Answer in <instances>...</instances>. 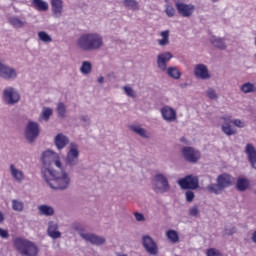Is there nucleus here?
I'll list each match as a JSON object with an SVG mask.
<instances>
[{"instance_id":"obj_32","label":"nucleus","mask_w":256,"mask_h":256,"mask_svg":"<svg viewBox=\"0 0 256 256\" xmlns=\"http://www.w3.org/2000/svg\"><path fill=\"white\" fill-rule=\"evenodd\" d=\"M9 23L10 25H13L15 29H21L25 27L27 22H25V20H21L18 17L13 16L9 18Z\"/></svg>"},{"instance_id":"obj_26","label":"nucleus","mask_w":256,"mask_h":256,"mask_svg":"<svg viewBox=\"0 0 256 256\" xmlns=\"http://www.w3.org/2000/svg\"><path fill=\"white\" fill-rule=\"evenodd\" d=\"M130 129L133 131V133H136V135H139V137H143L144 139H148L149 133L145 128H142L139 124H133L130 126Z\"/></svg>"},{"instance_id":"obj_31","label":"nucleus","mask_w":256,"mask_h":256,"mask_svg":"<svg viewBox=\"0 0 256 256\" xmlns=\"http://www.w3.org/2000/svg\"><path fill=\"white\" fill-rule=\"evenodd\" d=\"M53 115V108L43 107L39 117V121H49Z\"/></svg>"},{"instance_id":"obj_17","label":"nucleus","mask_w":256,"mask_h":256,"mask_svg":"<svg viewBox=\"0 0 256 256\" xmlns=\"http://www.w3.org/2000/svg\"><path fill=\"white\" fill-rule=\"evenodd\" d=\"M161 115L164 121H167V123H173V121H177V111H175V109H173L171 106L162 107Z\"/></svg>"},{"instance_id":"obj_35","label":"nucleus","mask_w":256,"mask_h":256,"mask_svg":"<svg viewBox=\"0 0 256 256\" xmlns=\"http://www.w3.org/2000/svg\"><path fill=\"white\" fill-rule=\"evenodd\" d=\"M166 237L169 243H179V233L175 230H168L166 232Z\"/></svg>"},{"instance_id":"obj_55","label":"nucleus","mask_w":256,"mask_h":256,"mask_svg":"<svg viewBox=\"0 0 256 256\" xmlns=\"http://www.w3.org/2000/svg\"><path fill=\"white\" fill-rule=\"evenodd\" d=\"M181 141H182L183 143H185V138H181Z\"/></svg>"},{"instance_id":"obj_7","label":"nucleus","mask_w":256,"mask_h":256,"mask_svg":"<svg viewBox=\"0 0 256 256\" xmlns=\"http://www.w3.org/2000/svg\"><path fill=\"white\" fill-rule=\"evenodd\" d=\"M79 145L75 143H70L68 147V152L66 154V163L70 165V167H75L79 165Z\"/></svg>"},{"instance_id":"obj_49","label":"nucleus","mask_w":256,"mask_h":256,"mask_svg":"<svg viewBox=\"0 0 256 256\" xmlns=\"http://www.w3.org/2000/svg\"><path fill=\"white\" fill-rule=\"evenodd\" d=\"M134 217L138 222L145 221V216L142 213L135 212Z\"/></svg>"},{"instance_id":"obj_14","label":"nucleus","mask_w":256,"mask_h":256,"mask_svg":"<svg viewBox=\"0 0 256 256\" xmlns=\"http://www.w3.org/2000/svg\"><path fill=\"white\" fill-rule=\"evenodd\" d=\"M194 76L196 79H201L202 81H209L211 79V72L205 64H196L194 66Z\"/></svg>"},{"instance_id":"obj_28","label":"nucleus","mask_w":256,"mask_h":256,"mask_svg":"<svg viewBox=\"0 0 256 256\" xmlns=\"http://www.w3.org/2000/svg\"><path fill=\"white\" fill-rule=\"evenodd\" d=\"M166 73L169 77H172V79H181V71L179 68L175 66H170L166 68Z\"/></svg>"},{"instance_id":"obj_9","label":"nucleus","mask_w":256,"mask_h":256,"mask_svg":"<svg viewBox=\"0 0 256 256\" xmlns=\"http://www.w3.org/2000/svg\"><path fill=\"white\" fill-rule=\"evenodd\" d=\"M3 97L7 105H15V103H19V100L21 99L19 92L13 87L5 88L3 91Z\"/></svg>"},{"instance_id":"obj_42","label":"nucleus","mask_w":256,"mask_h":256,"mask_svg":"<svg viewBox=\"0 0 256 256\" xmlns=\"http://www.w3.org/2000/svg\"><path fill=\"white\" fill-rule=\"evenodd\" d=\"M231 123H233L235 127H238V129H244V127H247V122L241 119H231Z\"/></svg>"},{"instance_id":"obj_45","label":"nucleus","mask_w":256,"mask_h":256,"mask_svg":"<svg viewBox=\"0 0 256 256\" xmlns=\"http://www.w3.org/2000/svg\"><path fill=\"white\" fill-rule=\"evenodd\" d=\"M185 197L188 203H193V199H195V193L191 190H187L185 192Z\"/></svg>"},{"instance_id":"obj_23","label":"nucleus","mask_w":256,"mask_h":256,"mask_svg":"<svg viewBox=\"0 0 256 256\" xmlns=\"http://www.w3.org/2000/svg\"><path fill=\"white\" fill-rule=\"evenodd\" d=\"M54 144L56 148L61 151V149H65V147L69 145V138L63 133H59L54 138Z\"/></svg>"},{"instance_id":"obj_11","label":"nucleus","mask_w":256,"mask_h":256,"mask_svg":"<svg viewBox=\"0 0 256 256\" xmlns=\"http://www.w3.org/2000/svg\"><path fill=\"white\" fill-rule=\"evenodd\" d=\"M231 119V115H224L220 118V123H222V133L228 137H231V135H237V129L231 126Z\"/></svg>"},{"instance_id":"obj_1","label":"nucleus","mask_w":256,"mask_h":256,"mask_svg":"<svg viewBox=\"0 0 256 256\" xmlns=\"http://www.w3.org/2000/svg\"><path fill=\"white\" fill-rule=\"evenodd\" d=\"M42 177L56 191H65L71 185V175L65 171L61 156L57 152L47 150L42 154Z\"/></svg>"},{"instance_id":"obj_40","label":"nucleus","mask_w":256,"mask_h":256,"mask_svg":"<svg viewBox=\"0 0 256 256\" xmlns=\"http://www.w3.org/2000/svg\"><path fill=\"white\" fill-rule=\"evenodd\" d=\"M206 95L208 99H211L212 101H217V99H219V94H217V91H215L214 88H208Z\"/></svg>"},{"instance_id":"obj_37","label":"nucleus","mask_w":256,"mask_h":256,"mask_svg":"<svg viewBox=\"0 0 256 256\" xmlns=\"http://www.w3.org/2000/svg\"><path fill=\"white\" fill-rule=\"evenodd\" d=\"M38 39H39V41H42V43H52L53 42V38L51 37V35H49V33L45 32V31L38 32Z\"/></svg>"},{"instance_id":"obj_8","label":"nucleus","mask_w":256,"mask_h":256,"mask_svg":"<svg viewBox=\"0 0 256 256\" xmlns=\"http://www.w3.org/2000/svg\"><path fill=\"white\" fill-rule=\"evenodd\" d=\"M178 185L181 187V189H198L199 178L195 175H187L178 180Z\"/></svg>"},{"instance_id":"obj_2","label":"nucleus","mask_w":256,"mask_h":256,"mask_svg":"<svg viewBox=\"0 0 256 256\" xmlns=\"http://www.w3.org/2000/svg\"><path fill=\"white\" fill-rule=\"evenodd\" d=\"M80 51H99L103 47V36L99 33H85L76 40Z\"/></svg>"},{"instance_id":"obj_41","label":"nucleus","mask_w":256,"mask_h":256,"mask_svg":"<svg viewBox=\"0 0 256 256\" xmlns=\"http://www.w3.org/2000/svg\"><path fill=\"white\" fill-rule=\"evenodd\" d=\"M123 91L125 95H127V97H131L132 99H135V97H137V93L135 92V90H133L131 86H124Z\"/></svg>"},{"instance_id":"obj_38","label":"nucleus","mask_w":256,"mask_h":256,"mask_svg":"<svg viewBox=\"0 0 256 256\" xmlns=\"http://www.w3.org/2000/svg\"><path fill=\"white\" fill-rule=\"evenodd\" d=\"M236 187L238 191H245L249 187V180L245 178H238Z\"/></svg>"},{"instance_id":"obj_25","label":"nucleus","mask_w":256,"mask_h":256,"mask_svg":"<svg viewBox=\"0 0 256 256\" xmlns=\"http://www.w3.org/2000/svg\"><path fill=\"white\" fill-rule=\"evenodd\" d=\"M171 35V32L169 30H164L160 32L159 36L160 39L157 40V43L160 47H167L169 45V37Z\"/></svg>"},{"instance_id":"obj_46","label":"nucleus","mask_w":256,"mask_h":256,"mask_svg":"<svg viewBox=\"0 0 256 256\" xmlns=\"http://www.w3.org/2000/svg\"><path fill=\"white\" fill-rule=\"evenodd\" d=\"M206 255L207 256H223L221 255V252H219V250L215 248L208 249Z\"/></svg>"},{"instance_id":"obj_13","label":"nucleus","mask_w":256,"mask_h":256,"mask_svg":"<svg viewBox=\"0 0 256 256\" xmlns=\"http://www.w3.org/2000/svg\"><path fill=\"white\" fill-rule=\"evenodd\" d=\"M142 245L149 255H157V253H159L157 242H155L149 235L143 236Z\"/></svg>"},{"instance_id":"obj_33","label":"nucleus","mask_w":256,"mask_h":256,"mask_svg":"<svg viewBox=\"0 0 256 256\" xmlns=\"http://www.w3.org/2000/svg\"><path fill=\"white\" fill-rule=\"evenodd\" d=\"M93 71V64L89 61H83L80 67L82 75H89Z\"/></svg>"},{"instance_id":"obj_36","label":"nucleus","mask_w":256,"mask_h":256,"mask_svg":"<svg viewBox=\"0 0 256 256\" xmlns=\"http://www.w3.org/2000/svg\"><path fill=\"white\" fill-rule=\"evenodd\" d=\"M210 43H212V45L218 49H225V41L219 37L211 36Z\"/></svg>"},{"instance_id":"obj_54","label":"nucleus","mask_w":256,"mask_h":256,"mask_svg":"<svg viewBox=\"0 0 256 256\" xmlns=\"http://www.w3.org/2000/svg\"><path fill=\"white\" fill-rule=\"evenodd\" d=\"M213 3H217V1H219V0H211Z\"/></svg>"},{"instance_id":"obj_34","label":"nucleus","mask_w":256,"mask_h":256,"mask_svg":"<svg viewBox=\"0 0 256 256\" xmlns=\"http://www.w3.org/2000/svg\"><path fill=\"white\" fill-rule=\"evenodd\" d=\"M206 189L207 191H209V193H214V195H221V193H223L224 188L219 183H217L208 185Z\"/></svg>"},{"instance_id":"obj_29","label":"nucleus","mask_w":256,"mask_h":256,"mask_svg":"<svg viewBox=\"0 0 256 256\" xmlns=\"http://www.w3.org/2000/svg\"><path fill=\"white\" fill-rule=\"evenodd\" d=\"M240 91H242V93H244L245 95L249 93H255L256 86L251 82H245L244 84L241 85Z\"/></svg>"},{"instance_id":"obj_22","label":"nucleus","mask_w":256,"mask_h":256,"mask_svg":"<svg viewBox=\"0 0 256 256\" xmlns=\"http://www.w3.org/2000/svg\"><path fill=\"white\" fill-rule=\"evenodd\" d=\"M47 235L51 239H61V232L59 231V224L54 221L48 223Z\"/></svg>"},{"instance_id":"obj_19","label":"nucleus","mask_w":256,"mask_h":256,"mask_svg":"<svg viewBox=\"0 0 256 256\" xmlns=\"http://www.w3.org/2000/svg\"><path fill=\"white\" fill-rule=\"evenodd\" d=\"M9 171L12 179H14L16 183H23L25 179V172H23V170L19 169L15 164H10Z\"/></svg>"},{"instance_id":"obj_56","label":"nucleus","mask_w":256,"mask_h":256,"mask_svg":"<svg viewBox=\"0 0 256 256\" xmlns=\"http://www.w3.org/2000/svg\"><path fill=\"white\" fill-rule=\"evenodd\" d=\"M164 1H165V3H168L169 0H164Z\"/></svg>"},{"instance_id":"obj_5","label":"nucleus","mask_w":256,"mask_h":256,"mask_svg":"<svg viewBox=\"0 0 256 256\" xmlns=\"http://www.w3.org/2000/svg\"><path fill=\"white\" fill-rule=\"evenodd\" d=\"M171 190V185H169V180L165 174H156L153 180V191L155 193H169Z\"/></svg>"},{"instance_id":"obj_39","label":"nucleus","mask_w":256,"mask_h":256,"mask_svg":"<svg viewBox=\"0 0 256 256\" xmlns=\"http://www.w3.org/2000/svg\"><path fill=\"white\" fill-rule=\"evenodd\" d=\"M12 209L13 211H17L18 213H21L23 209H25V204L20 200H12Z\"/></svg>"},{"instance_id":"obj_21","label":"nucleus","mask_w":256,"mask_h":256,"mask_svg":"<svg viewBox=\"0 0 256 256\" xmlns=\"http://www.w3.org/2000/svg\"><path fill=\"white\" fill-rule=\"evenodd\" d=\"M217 183H219L220 187L227 189V187H231L233 183H235V178L227 173H224L217 177Z\"/></svg>"},{"instance_id":"obj_51","label":"nucleus","mask_w":256,"mask_h":256,"mask_svg":"<svg viewBox=\"0 0 256 256\" xmlns=\"http://www.w3.org/2000/svg\"><path fill=\"white\" fill-rule=\"evenodd\" d=\"M3 221H5V215H4L3 212L0 210V223H3Z\"/></svg>"},{"instance_id":"obj_24","label":"nucleus","mask_w":256,"mask_h":256,"mask_svg":"<svg viewBox=\"0 0 256 256\" xmlns=\"http://www.w3.org/2000/svg\"><path fill=\"white\" fill-rule=\"evenodd\" d=\"M39 215H44V217H53L55 215V209L47 204H42L38 206Z\"/></svg>"},{"instance_id":"obj_20","label":"nucleus","mask_w":256,"mask_h":256,"mask_svg":"<svg viewBox=\"0 0 256 256\" xmlns=\"http://www.w3.org/2000/svg\"><path fill=\"white\" fill-rule=\"evenodd\" d=\"M245 154L248 157L250 165H252L253 169H256V148L252 143L246 144Z\"/></svg>"},{"instance_id":"obj_44","label":"nucleus","mask_w":256,"mask_h":256,"mask_svg":"<svg viewBox=\"0 0 256 256\" xmlns=\"http://www.w3.org/2000/svg\"><path fill=\"white\" fill-rule=\"evenodd\" d=\"M57 113L59 117H65V113H67V108L65 107V104L59 103L57 106Z\"/></svg>"},{"instance_id":"obj_6","label":"nucleus","mask_w":256,"mask_h":256,"mask_svg":"<svg viewBox=\"0 0 256 256\" xmlns=\"http://www.w3.org/2000/svg\"><path fill=\"white\" fill-rule=\"evenodd\" d=\"M0 77L6 81H15V79L19 77V71L14 67L3 63V59L0 58Z\"/></svg>"},{"instance_id":"obj_16","label":"nucleus","mask_w":256,"mask_h":256,"mask_svg":"<svg viewBox=\"0 0 256 256\" xmlns=\"http://www.w3.org/2000/svg\"><path fill=\"white\" fill-rule=\"evenodd\" d=\"M173 59L171 52H162L157 56V67L160 71H167V63Z\"/></svg>"},{"instance_id":"obj_10","label":"nucleus","mask_w":256,"mask_h":256,"mask_svg":"<svg viewBox=\"0 0 256 256\" xmlns=\"http://www.w3.org/2000/svg\"><path fill=\"white\" fill-rule=\"evenodd\" d=\"M182 155L188 163H197L201 159V152L193 147L186 146L182 148Z\"/></svg>"},{"instance_id":"obj_18","label":"nucleus","mask_w":256,"mask_h":256,"mask_svg":"<svg viewBox=\"0 0 256 256\" xmlns=\"http://www.w3.org/2000/svg\"><path fill=\"white\" fill-rule=\"evenodd\" d=\"M51 7H52V15L55 19H61L63 17V7L64 3L63 0H51Z\"/></svg>"},{"instance_id":"obj_27","label":"nucleus","mask_w":256,"mask_h":256,"mask_svg":"<svg viewBox=\"0 0 256 256\" xmlns=\"http://www.w3.org/2000/svg\"><path fill=\"white\" fill-rule=\"evenodd\" d=\"M32 6L37 11H48L49 10V3L45 2L44 0H32Z\"/></svg>"},{"instance_id":"obj_4","label":"nucleus","mask_w":256,"mask_h":256,"mask_svg":"<svg viewBox=\"0 0 256 256\" xmlns=\"http://www.w3.org/2000/svg\"><path fill=\"white\" fill-rule=\"evenodd\" d=\"M71 227L74 231H77V233H79L80 237H82L84 241H87V243H91V245H96L97 247H99L107 243V240L103 236H98L92 233H83V225L79 222L73 223Z\"/></svg>"},{"instance_id":"obj_47","label":"nucleus","mask_w":256,"mask_h":256,"mask_svg":"<svg viewBox=\"0 0 256 256\" xmlns=\"http://www.w3.org/2000/svg\"><path fill=\"white\" fill-rule=\"evenodd\" d=\"M189 215L191 217H197V215H199V207H197V206L191 207L189 210Z\"/></svg>"},{"instance_id":"obj_12","label":"nucleus","mask_w":256,"mask_h":256,"mask_svg":"<svg viewBox=\"0 0 256 256\" xmlns=\"http://www.w3.org/2000/svg\"><path fill=\"white\" fill-rule=\"evenodd\" d=\"M39 124L37 122H28L25 130V137L27 141L33 143V141L39 137Z\"/></svg>"},{"instance_id":"obj_15","label":"nucleus","mask_w":256,"mask_h":256,"mask_svg":"<svg viewBox=\"0 0 256 256\" xmlns=\"http://www.w3.org/2000/svg\"><path fill=\"white\" fill-rule=\"evenodd\" d=\"M176 9L182 17H191L195 13V5L185 4L183 2H176Z\"/></svg>"},{"instance_id":"obj_30","label":"nucleus","mask_w":256,"mask_h":256,"mask_svg":"<svg viewBox=\"0 0 256 256\" xmlns=\"http://www.w3.org/2000/svg\"><path fill=\"white\" fill-rule=\"evenodd\" d=\"M123 5L129 11H139V2L137 0H123Z\"/></svg>"},{"instance_id":"obj_53","label":"nucleus","mask_w":256,"mask_h":256,"mask_svg":"<svg viewBox=\"0 0 256 256\" xmlns=\"http://www.w3.org/2000/svg\"><path fill=\"white\" fill-rule=\"evenodd\" d=\"M103 81H105V78H103V77L98 78V83H103Z\"/></svg>"},{"instance_id":"obj_48","label":"nucleus","mask_w":256,"mask_h":256,"mask_svg":"<svg viewBox=\"0 0 256 256\" xmlns=\"http://www.w3.org/2000/svg\"><path fill=\"white\" fill-rule=\"evenodd\" d=\"M0 237L2 239H9V231H7L3 228H0Z\"/></svg>"},{"instance_id":"obj_43","label":"nucleus","mask_w":256,"mask_h":256,"mask_svg":"<svg viewBox=\"0 0 256 256\" xmlns=\"http://www.w3.org/2000/svg\"><path fill=\"white\" fill-rule=\"evenodd\" d=\"M165 13L167 17H175V7H173L171 4H166Z\"/></svg>"},{"instance_id":"obj_52","label":"nucleus","mask_w":256,"mask_h":256,"mask_svg":"<svg viewBox=\"0 0 256 256\" xmlns=\"http://www.w3.org/2000/svg\"><path fill=\"white\" fill-rule=\"evenodd\" d=\"M252 241L253 243H256V230L252 234Z\"/></svg>"},{"instance_id":"obj_3","label":"nucleus","mask_w":256,"mask_h":256,"mask_svg":"<svg viewBox=\"0 0 256 256\" xmlns=\"http://www.w3.org/2000/svg\"><path fill=\"white\" fill-rule=\"evenodd\" d=\"M14 247L20 255L37 256L39 253V247L33 241L21 237L14 239Z\"/></svg>"},{"instance_id":"obj_50","label":"nucleus","mask_w":256,"mask_h":256,"mask_svg":"<svg viewBox=\"0 0 256 256\" xmlns=\"http://www.w3.org/2000/svg\"><path fill=\"white\" fill-rule=\"evenodd\" d=\"M80 120L85 123V125H89L90 118L87 115H82Z\"/></svg>"}]
</instances>
